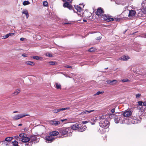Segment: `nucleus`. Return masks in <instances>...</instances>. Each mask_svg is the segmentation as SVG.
Masks as SVG:
<instances>
[{
  "label": "nucleus",
  "mask_w": 146,
  "mask_h": 146,
  "mask_svg": "<svg viewBox=\"0 0 146 146\" xmlns=\"http://www.w3.org/2000/svg\"><path fill=\"white\" fill-rule=\"evenodd\" d=\"M72 129L70 127L65 128L63 127L61 129L60 131V133L63 135H65L66 136H68L71 135L72 131Z\"/></svg>",
  "instance_id": "1"
},
{
  "label": "nucleus",
  "mask_w": 146,
  "mask_h": 146,
  "mask_svg": "<svg viewBox=\"0 0 146 146\" xmlns=\"http://www.w3.org/2000/svg\"><path fill=\"white\" fill-rule=\"evenodd\" d=\"M110 122L107 120L100 121L99 123L100 126L104 129L108 128L110 125Z\"/></svg>",
  "instance_id": "2"
},
{
  "label": "nucleus",
  "mask_w": 146,
  "mask_h": 146,
  "mask_svg": "<svg viewBox=\"0 0 146 146\" xmlns=\"http://www.w3.org/2000/svg\"><path fill=\"white\" fill-rule=\"evenodd\" d=\"M107 21H113L114 20V19L112 18H111L109 16L107 15H103L101 17Z\"/></svg>",
  "instance_id": "3"
},
{
  "label": "nucleus",
  "mask_w": 146,
  "mask_h": 146,
  "mask_svg": "<svg viewBox=\"0 0 146 146\" xmlns=\"http://www.w3.org/2000/svg\"><path fill=\"white\" fill-rule=\"evenodd\" d=\"M28 115L26 114H19L16 115L13 117V119L14 120H18L20 118L26 116Z\"/></svg>",
  "instance_id": "4"
},
{
  "label": "nucleus",
  "mask_w": 146,
  "mask_h": 146,
  "mask_svg": "<svg viewBox=\"0 0 146 146\" xmlns=\"http://www.w3.org/2000/svg\"><path fill=\"white\" fill-rule=\"evenodd\" d=\"M55 138L53 137L50 136H47L45 137V140L46 141L47 143H51L55 140Z\"/></svg>",
  "instance_id": "5"
},
{
  "label": "nucleus",
  "mask_w": 146,
  "mask_h": 146,
  "mask_svg": "<svg viewBox=\"0 0 146 146\" xmlns=\"http://www.w3.org/2000/svg\"><path fill=\"white\" fill-rule=\"evenodd\" d=\"M104 13V11L103 9L101 8H98L96 12V15L101 16V17L103 14Z\"/></svg>",
  "instance_id": "6"
},
{
  "label": "nucleus",
  "mask_w": 146,
  "mask_h": 146,
  "mask_svg": "<svg viewBox=\"0 0 146 146\" xmlns=\"http://www.w3.org/2000/svg\"><path fill=\"white\" fill-rule=\"evenodd\" d=\"M30 140H31V142H32V143L33 142H34L35 143H36L39 141V140H38L36 136L35 135H32L31 136Z\"/></svg>",
  "instance_id": "7"
},
{
  "label": "nucleus",
  "mask_w": 146,
  "mask_h": 146,
  "mask_svg": "<svg viewBox=\"0 0 146 146\" xmlns=\"http://www.w3.org/2000/svg\"><path fill=\"white\" fill-rule=\"evenodd\" d=\"M63 6L64 7H67L69 9H72V6L69 4L68 2H66L64 3Z\"/></svg>",
  "instance_id": "8"
},
{
  "label": "nucleus",
  "mask_w": 146,
  "mask_h": 146,
  "mask_svg": "<svg viewBox=\"0 0 146 146\" xmlns=\"http://www.w3.org/2000/svg\"><path fill=\"white\" fill-rule=\"evenodd\" d=\"M86 128V126H81V125H79V127L78 129V131L80 132H83L85 131Z\"/></svg>",
  "instance_id": "9"
},
{
  "label": "nucleus",
  "mask_w": 146,
  "mask_h": 146,
  "mask_svg": "<svg viewBox=\"0 0 146 146\" xmlns=\"http://www.w3.org/2000/svg\"><path fill=\"white\" fill-rule=\"evenodd\" d=\"M79 127V125L77 123H76L71 126L70 128L73 130H78V128Z\"/></svg>",
  "instance_id": "10"
},
{
  "label": "nucleus",
  "mask_w": 146,
  "mask_h": 146,
  "mask_svg": "<svg viewBox=\"0 0 146 146\" xmlns=\"http://www.w3.org/2000/svg\"><path fill=\"white\" fill-rule=\"evenodd\" d=\"M131 112L130 111H125L123 113V115L125 117H129L130 116Z\"/></svg>",
  "instance_id": "11"
},
{
  "label": "nucleus",
  "mask_w": 146,
  "mask_h": 146,
  "mask_svg": "<svg viewBox=\"0 0 146 146\" xmlns=\"http://www.w3.org/2000/svg\"><path fill=\"white\" fill-rule=\"evenodd\" d=\"M29 140L30 138H29L25 137V136L24 137H23L21 139V141L23 142L26 143L27 142H28L29 141Z\"/></svg>",
  "instance_id": "12"
},
{
  "label": "nucleus",
  "mask_w": 146,
  "mask_h": 146,
  "mask_svg": "<svg viewBox=\"0 0 146 146\" xmlns=\"http://www.w3.org/2000/svg\"><path fill=\"white\" fill-rule=\"evenodd\" d=\"M59 134V132L58 131H53L50 132L49 133L50 135L52 137L53 136H56Z\"/></svg>",
  "instance_id": "13"
},
{
  "label": "nucleus",
  "mask_w": 146,
  "mask_h": 146,
  "mask_svg": "<svg viewBox=\"0 0 146 146\" xmlns=\"http://www.w3.org/2000/svg\"><path fill=\"white\" fill-rule=\"evenodd\" d=\"M136 12L134 10H131L129 11L128 16L129 17H132L134 16Z\"/></svg>",
  "instance_id": "14"
},
{
  "label": "nucleus",
  "mask_w": 146,
  "mask_h": 146,
  "mask_svg": "<svg viewBox=\"0 0 146 146\" xmlns=\"http://www.w3.org/2000/svg\"><path fill=\"white\" fill-rule=\"evenodd\" d=\"M99 117V119L100 121L106 120V116L105 115H102L100 116Z\"/></svg>",
  "instance_id": "15"
},
{
  "label": "nucleus",
  "mask_w": 146,
  "mask_h": 146,
  "mask_svg": "<svg viewBox=\"0 0 146 146\" xmlns=\"http://www.w3.org/2000/svg\"><path fill=\"white\" fill-rule=\"evenodd\" d=\"M50 123L53 125L57 126L60 123V122L56 121H51Z\"/></svg>",
  "instance_id": "16"
},
{
  "label": "nucleus",
  "mask_w": 146,
  "mask_h": 146,
  "mask_svg": "<svg viewBox=\"0 0 146 146\" xmlns=\"http://www.w3.org/2000/svg\"><path fill=\"white\" fill-rule=\"evenodd\" d=\"M129 57L127 56H124L120 58L119 59L120 60L121 59L123 61H126L129 59Z\"/></svg>",
  "instance_id": "17"
},
{
  "label": "nucleus",
  "mask_w": 146,
  "mask_h": 146,
  "mask_svg": "<svg viewBox=\"0 0 146 146\" xmlns=\"http://www.w3.org/2000/svg\"><path fill=\"white\" fill-rule=\"evenodd\" d=\"M94 111V110H91L90 111L85 110L82 112L81 114L82 115H83L85 114H88Z\"/></svg>",
  "instance_id": "18"
},
{
  "label": "nucleus",
  "mask_w": 146,
  "mask_h": 146,
  "mask_svg": "<svg viewBox=\"0 0 146 146\" xmlns=\"http://www.w3.org/2000/svg\"><path fill=\"white\" fill-rule=\"evenodd\" d=\"M33 58L36 60H42V57L36 56H33Z\"/></svg>",
  "instance_id": "19"
},
{
  "label": "nucleus",
  "mask_w": 146,
  "mask_h": 146,
  "mask_svg": "<svg viewBox=\"0 0 146 146\" xmlns=\"http://www.w3.org/2000/svg\"><path fill=\"white\" fill-rule=\"evenodd\" d=\"M22 13L25 15L27 18H28L29 16V14L28 11L26 10H25Z\"/></svg>",
  "instance_id": "20"
},
{
  "label": "nucleus",
  "mask_w": 146,
  "mask_h": 146,
  "mask_svg": "<svg viewBox=\"0 0 146 146\" xmlns=\"http://www.w3.org/2000/svg\"><path fill=\"white\" fill-rule=\"evenodd\" d=\"M75 8L77 11L78 12H80L82 11V8L78 5L75 6Z\"/></svg>",
  "instance_id": "21"
},
{
  "label": "nucleus",
  "mask_w": 146,
  "mask_h": 146,
  "mask_svg": "<svg viewBox=\"0 0 146 146\" xmlns=\"http://www.w3.org/2000/svg\"><path fill=\"white\" fill-rule=\"evenodd\" d=\"M13 139V138L12 137H6L4 140H5L6 141H7V142L9 143V142L10 141H11Z\"/></svg>",
  "instance_id": "22"
},
{
  "label": "nucleus",
  "mask_w": 146,
  "mask_h": 146,
  "mask_svg": "<svg viewBox=\"0 0 146 146\" xmlns=\"http://www.w3.org/2000/svg\"><path fill=\"white\" fill-rule=\"evenodd\" d=\"M25 64L27 65H34V63L33 62L30 61H28L26 62H25Z\"/></svg>",
  "instance_id": "23"
},
{
  "label": "nucleus",
  "mask_w": 146,
  "mask_h": 146,
  "mask_svg": "<svg viewBox=\"0 0 146 146\" xmlns=\"http://www.w3.org/2000/svg\"><path fill=\"white\" fill-rule=\"evenodd\" d=\"M56 88L57 89H61V85L60 84L56 83L55 84Z\"/></svg>",
  "instance_id": "24"
},
{
  "label": "nucleus",
  "mask_w": 146,
  "mask_h": 146,
  "mask_svg": "<svg viewBox=\"0 0 146 146\" xmlns=\"http://www.w3.org/2000/svg\"><path fill=\"white\" fill-rule=\"evenodd\" d=\"M9 143L8 142H7L6 141L4 140L2 142V145H3V146H7L9 145Z\"/></svg>",
  "instance_id": "25"
},
{
  "label": "nucleus",
  "mask_w": 146,
  "mask_h": 146,
  "mask_svg": "<svg viewBox=\"0 0 146 146\" xmlns=\"http://www.w3.org/2000/svg\"><path fill=\"white\" fill-rule=\"evenodd\" d=\"M20 90L19 89H17L14 92L13 94L15 95H17L20 92Z\"/></svg>",
  "instance_id": "26"
},
{
  "label": "nucleus",
  "mask_w": 146,
  "mask_h": 146,
  "mask_svg": "<svg viewBox=\"0 0 146 146\" xmlns=\"http://www.w3.org/2000/svg\"><path fill=\"white\" fill-rule=\"evenodd\" d=\"M70 108L69 107L65 108H64L58 109L59 112L60 111H62L66 110H69Z\"/></svg>",
  "instance_id": "27"
},
{
  "label": "nucleus",
  "mask_w": 146,
  "mask_h": 146,
  "mask_svg": "<svg viewBox=\"0 0 146 146\" xmlns=\"http://www.w3.org/2000/svg\"><path fill=\"white\" fill-rule=\"evenodd\" d=\"M140 122V121H139V120H137L136 119H133L132 121V122L133 124H135V123H139Z\"/></svg>",
  "instance_id": "28"
},
{
  "label": "nucleus",
  "mask_w": 146,
  "mask_h": 146,
  "mask_svg": "<svg viewBox=\"0 0 146 146\" xmlns=\"http://www.w3.org/2000/svg\"><path fill=\"white\" fill-rule=\"evenodd\" d=\"M120 118L121 117H117L115 119V121L116 123H118L119 122V121L120 120Z\"/></svg>",
  "instance_id": "29"
},
{
  "label": "nucleus",
  "mask_w": 146,
  "mask_h": 146,
  "mask_svg": "<svg viewBox=\"0 0 146 146\" xmlns=\"http://www.w3.org/2000/svg\"><path fill=\"white\" fill-rule=\"evenodd\" d=\"M33 143L32 142H27L25 144V146H32Z\"/></svg>",
  "instance_id": "30"
},
{
  "label": "nucleus",
  "mask_w": 146,
  "mask_h": 146,
  "mask_svg": "<svg viewBox=\"0 0 146 146\" xmlns=\"http://www.w3.org/2000/svg\"><path fill=\"white\" fill-rule=\"evenodd\" d=\"M111 85H113L117 82V81L115 80H113L112 81H111Z\"/></svg>",
  "instance_id": "31"
},
{
  "label": "nucleus",
  "mask_w": 146,
  "mask_h": 146,
  "mask_svg": "<svg viewBox=\"0 0 146 146\" xmlns=\"http://www.w3.org/2000/svg\"><path fill=\"white\" fill-rule=\"evenodd\" d=\"M30 3L28 1H25L23 2V4L24 5H26L29 4Z\"/></svg>",
  "instance_id": "32"
},
{
  "label": "nucleus",
  "mask_w": 146,
  "mask_h": 146,
  "mask_svg": "<svg viewBox=\"0 0 146 146\" xmlns=\"http://www.w3.org/2000/svg\"><path fill=\"white\" fill-rule=\"evenodd\" d=\"M115 115V114L110 113L109 115V117L111 119L114 117Z\"/></svg>",
  "instance_id": "33"
},
{
  "label": "nucleus",
  "mask_w": 146,
  "mask_h": 146,
  "mask_svg": "<svg viewBox=\"0 0 146 146\" xmlns=\"http://www.w3.org/2000/svg\"><path fill=\"white\" fill-rule=\"evenodd\" d=\"M48 63L49 64L52 65H55L56 63V62L55 61H50L48 62Z\"/></svg>",
  "instance_id": "34"
},
{
  "label": "nucleus",
  "mask_w": 146,
  "mask_h": 146,
  "mask_svg": "<svg viewBox=\"0 0 146 146\" xmlns=\"http://www.w3.org/2000/svg\"><path fill=\"white\" fill-rule=\"evenodd\" d=\"M43 5L45 7H47L48 5V3L46 1H44L43 2Z\"/></svg>",
  "instance_id": "35"
},
{
  "label": "nucleus",
  "mask_w": 146,
  "mask_h": 146,
  "mask_svg": "<svg viewBox=\"0 0 146 146\" xmlns=\"http://www.w3.org/2000/svg\"><path fill=\"white\" fill-rule=\"evenodd\" d=\"M25 135L24 133H21L19 134V137L21 138V139L23 137H25Z\"/></svg>",
  "instance_id": "36"
},
{
  "label": "nucleus",
  "mask_w": 146,
  "mask_h": 146,
  "mask_svg": "<svg viewBox=\"0 0 146 146\" xmlns=\"http://www.w3.org/2000/svg\"><path fill=\"white\" fill-rule=\"evenodd\" d=\"M13 145L15 146H19L18 145V142L15 141H14L12 142Z\"/></svg>",
  "instance_id": "37"
},
{
  "label": "nucleus",
  "mask_w": 146,
  "mask_h": 146,
  "mask_svg": "<svg viewBox=\"0 0 146 146\" xmlns=\"http://www.w3.org/2000/svg\"><path fill=\"white\" fill-rule=\"evenodd\" d=\"M15 137L18 141H20L21 140V138H20V137L18 135L15 136Z\"/></svg>",
  "instance_id": "38"
},
{
  "label": "nucleus",
  "mask_w": 146,
  "mask_h": 146,
  "mask_svg": "<svg viewBox=\"0 0 146 146\" xmlns=\"http://www.w3.org/2000/svg\"><path fill=\"white\" fill-rule=\"evenodd\" d=\"M104 93V92H100L98 91L97 92L96 94H94L95 96L99 95L100 94H102Z\"/></svg>",
  "instance_id": "39"
},
{
  "label": "nucleus",
  "mask_w": 146,
  "mask_h": 146,
  "mask_svg": "<svg viewBox=\"0 0 146 146\" xmlns=\"http://www.w3.org/2000/svg\"><path fill=\"white\" fill-rule=\"evenodd\" d=\"M136 98L137 99L139 98L141 96V94H138L135 95Z\"/></svg>",
  "instance_id": "40"
},
{
  "label": "nucleus",
  "mask_w": 146,
  "mask_h": 146,
  "mask_svg": "<svg viewBox=\"0 0 146 146\" xmlns=\"http://www.w3.org/2000/svg\"><path fill=\"white\" fill-rule=\"evenodd\" d=\"M46 55L48 57H52V55L50 53H47L46 54Z\"/></svg>",
  "instance_id": "41"
},
{
  "label": "nucleus",
  "mask_w": 146,
  "mask_h": 146,
  "mask_svg": "<svg viewBox=\"0 0 146 146\" xmlns=\"http://www.w3.org/2000/svg\"><path fill=\"white\" fill-rule=\"evenodd\" d=\"M129 80L127 79H123L122 80V82H125L129 81Z\"/></svg>",
  "instance_id": "42"
},
{
  "label": "nucleus",
  "mask_w": 146,
  "mask_h": 146,
  "mask_svg": "<svg viewBox=\"0 0 146 146\" xmlns=\"http://www.w3.org/2000/svg\"><path fill=\"white\" fill-rule=\"evenodd\" d=\"M2 38L5 39L8 38L9 36L8 34H7L6 35L4 36Z\"/></svg>",
  "instance_id": "43"
},
{
  "label": "nucleus",
  "mask_w": 146,
  "mask_h": 146,
  "mask_svg": "<svg viewBox=\"0 0 146 146\" xmlns=\"http://www.w3.org/2000/svg\"><path fill=\"white\" fill-rule=\"evenodd\" d=\"M143 102L142 101H139L138 102V104L139 106H141L143 104Z\"/></svg>",
  "instance_id": "44"
},
{
  "label": "nucleus",
  "mask_w": 146,
  "mask_h": 146,
  "mask_svg": "<svg viewBox=\"0 0 146 146\" xmlns=\"http://www.w3.org/2000/svg\"><path fill=\"white\" fill-rule=\"evenodd\" d=\"M8 35L9 36H12L15 35V33H10L9 34H8Z\"/></svg>",
  "instance_id": "45"
},
{
  "label": "nucleus",
  "mask_w": 146,
  "mask_h": 146,
  "mask_svg": "<svg viewBox=\"0 0 146 146\" xmlns=\"http://www.w3.org/2000/svg\"><path fill=\"white\" fill-rule=\"evenodd\" d=\"M52 111L54 113H58L59 112L58 110V109H54L52 110Z\"/></svg>",
  "instance_id": "46"
},
{
  "label": "nucleus",
  "mask_w": 146,
  "mask_h": 146,
  "mask_svg": "<svg viewBox=\"0 0 146 146\" xmlns=\"http://www.w3.org/2000/svg\"><path fill=\"white\" fill-rule=\"evenodd\" d=\"M94 49L93 48H91L89 50V51L90 52H92L94 51Z\"/></svg>",
  "instance_id": "47"
},
{
  "label": "nucleus",
  "mask_w": 146,
  "mask_h": 146,
  "mask_svg": "<svg viewBox=\"0 0 146 146\" xmlns=\"http://www.w3.org/2000/svg\"><path fill=\"white\" fill-rule=\"evenodd\" d=\"M106 81L108 84H110V85H111V80H107Z\"/></svg>",
  "instance_id": "48"
},
{
  "label": "nucleus",
  "mask_w": 146,
  "mask_h": 146,
  "mask_svg": "<svg viewBox=\"0 0 146 146\" xmlns=\"http://www.w3.org/2000/svg\"><path fill=\"white\" fill-rule=\"evenodd\" d=\"M115 108H113L111 110V112L112 113H113L115 112Z\"/></svg>",
  "instance_id": "49"
},
{
  "label": "nucleus",
  "mask_w": 146,
  "mask_h": 146,
  "mask_svg": "<svg viewBox=\"0 0 146 146\" xmlns=\"http://www.w3.org/2000/svg\"><path fill=\"white\" fill-rule=\"evenodd\" d=\"M65 67H66V68H72V66H69V65H67V66H64Z\"/></svg>",
  "instance_id": "50"
},
{
  "label": "nucleus",
  "mask_w": 146,
  "mask_h": 146,
  "mask_svg": "<svg viewBox=\"0 0 146 146\" xmlns=\"http://www.w3.org/2000/svg\"><path fill=\"white\" fill-rule=\"evenodd\" d=\"M101 38H102V37L100 36L99 37H97L96 38V39L97 40H100L101 39Z\"/></svg>",
  "instance_id": "51"
},
{
  "label": "nucleus",
  "mask_w": 146,
  "mask_h": 146,
  "mask_svg": "<svg viewBox=\"0 0 146 146\" xmlns=\"http://www.w3.org/2000/svg\"><path fill=\"white\" fill-rule=\"evenodd\" d=\"M143 105L144 106H146V101L143 102Z\"/></svg>",
  "instance_id": "52"
},
{
  "label": "nucleus",
  "mask_w": 146,
  "mask_h": 146,
  "mask_svg": "<svg viewBox=\"0 0 146 146\" xmlns=\"http://www.w3.org/2000/svg\"><path fill=\"white\" fill-rule=\"evenodd\" d=\"M22 56L24 57H26V56H27V55L25 54L24 53V54H23Z\"/></svg>",
  "instance_id": "53"
},
{
  "label": "nucleus",
  "mask_w": 146,
  "mask_h": 146,
  "mask_svg": "<svg viewBox=\"0 0 146 146\" xmlns=\"http://www.w3.org/2000/svg\"><path fill=\"white\" fill-rule=\"evenodd\" d=\"M24 40V38H20V40H21V41H23Z\"/></svg>",
  "instance_id": "54"
},
{
  "label": "nucleus",
  "mask_w": 146,
  "mask_h": 146,
  "mask_svg": "<svg viewBox=\"0 0 146 146\" xmlns=\"http://www.w3.org/2000/svg\"><path fill=\"white\" fill-rule=\"evenodd\" d=\"M66 120H67L66 119H61V121L62 122H63L64 121Z\"/></svg>",
  "instance_id": "55"
},
{
  "label": "nucleus",
  "mask_w": 146,
  "mask_h": 146,
  "mask_svg": "<svg viewBox=\"0 0 146 146\" xmlns=\"http://www.w3.org/2000/svg\"><path fill=\"white\" fill-rule=\"evenodd\" d=\"M67 1H68L69 3H71L72 0H67Z\"/></svg>",
  "instance_id": "56"
},
{
  "label": "nucleus",
  "mask_w": 146,
  "mask_h": 146,
  "mask_svg": "<svg viewBox=\"0 0 146 146\" xmlns=\"http://www.w3.org/2000/svg\"><path fill=\"white\" fill-rule=\"evenodd\" d=\"M17 112H18V111H13V113H17Z\"/></svg>",
  "instance_id": "57"
},
{
  "label": "nucleus",
  "mask_w": 146,
  "mask_h": 146,
  "mask_svg": "<svg viewBox=\"0 0 146 146\" xmlns=\"http://www.w3.org/2000/svg\"><path fill=\"white\" fill-rule=\"evenodd\" d=\"M22 125V124H21V123H20V124H19L18 125H19V126H21V125Z\"/></svg>",
  "instance_id": "58"
},
{
  "label": "nucleus",
  "mask_w": 146,
  "mask_h": 146,
  "mask_svg": "<svg viewBox=\"0 0 146 146\" xmlns=\"http://www.w3.org/2000/svg\"><path fill=\"white\" fill-rule=\"evenodd\" d=\"M83 21L84 22H86L87 21L86 20H85V19H83Z\"/></svg>",
  "instance_id": "59"
},
{
  "label": "nucleus",
  "mask_w": 146,
  "mask_h": 146,
  "mask_svg": "<svg viewBox=\"0 0 146 146\" xmlns=\"http://www.w3.org/2000/svg\"><path fill=\"white\" fill-rule=\"evenodd\" d=\"M83 122L84 123H87L86 121H83Z\"/></svg>",
  "instance_id": "60"
},
{
  "label": "nucleus",
  "mask_w": 146,
  "mask_h": 146,
  "mask_svg": "<svg viewBox=\"0 0 146 146\" xmlns=\"http://www.w3.org/2000/svg\"><path fill=\"white\" fill-rule=\"evenodd\" d=\"M68 23H64V24H68Z\"/></svg>",
  "instance_id": "61"
},
{
  "label": "nucleus",
  "mask_w": 146,
  "mask_h": 146,
  "mask_svg": "<svg viewBox=\"0 0 146 146\" xmlns=\"http://www.w3.org/2000/svg\"><path fill=\"white\" fill-rule=\"evenodd\" d=\"M108 68H105V69L106 70V69H108Z\"/></svg>",
  "instance_id": "62"
},
{
  "label": "nucleus",
  "mask_w": 146,
  "mask_h": 146,
  "mask_svg": "<svg viewBox=\"0 0 146 146\" xmlns=\"http://www.w3.org/2000/svg\"><path fill=\"white\" fill-rule=\"evenodd\" d=\"M66 77H69V78H70V76H66Z\"/></svg>",
  "instance_id": "63"
},
{
  "label": "nucleus",
  "mask_w": 146,
  "mask_h": 146,
  "mask_svg": "<svg viewBox=\"0 0 146 146\" xmlns=\"http://www.w3.org/2000/svg\"><path fill=\"white\" fill-rule=\"evenodd\" d=\"M78 15H79V13H78Z\"/></svg>",
  "instance_id": "64"
}]
</instances>
